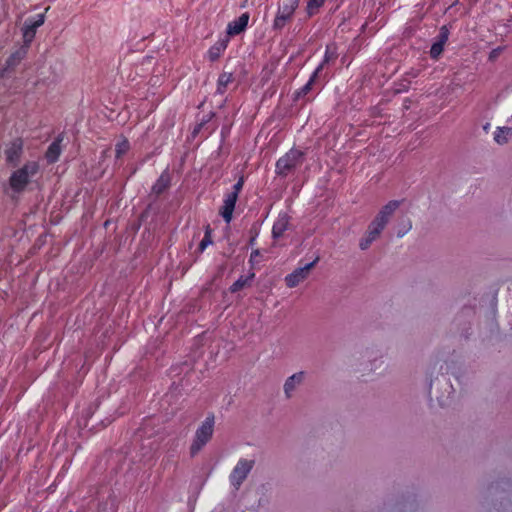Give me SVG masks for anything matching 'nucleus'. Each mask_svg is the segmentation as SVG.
Masks as SVG:
<instances>
[{
  "label": "nucleus",
  "instance_id": "nucleus-1",
  "mask_svg": "<svg viewBox=\"0 0 512 512\" xmlns=\"http://www.w3.org/2000/svg\"><path fill=\"white\" fill-rule=\"evenodd\" d=\"M480 507L483 512H512V483L499 480L481 492Z\"/></svg>",
  "mask_w": 512,
  "mask_h": 512
},
{
  "label": "nucleus",
  "instance_id": "nucleus-33",
  "mask_svg": "<svg viewBox=\"0 0 512 512\" xmlns=\"http://www.w3.org/2000/svg\"><path fill=\"white\" fill-rule=\"evenodd\" d=\"M100 423H101L102 427H106V426H107V425H109L111 422H110V421H108L107 423H105V422L102 420V421H100Z\"/></svg>",
  "mask_w": 512,
  "mask_h": 512
},
{
  "label": "nucleus",
  "instance_id": "nucleus-29",
  "mask_svg": "<svg viewBox=\"0 0 512 512\" xmlns=\"http://www.w3.org/2000/svg\"><path fill=\"white\" fill-rule=\"evenodd\" d=\"M92 418H76V426L83 431L85 428L88 427V422ZM94 420H97L98 418H93Z\"/></svg>",
  "mask_w": 512,
  "mask_h": 512
},
{
  "label": "nucleus",
  "instance_id": "nucleus-20",
  "mask_svg": "<svg viewBox=\"0 0 512 512\" xmlns=\"http://www.w3.org/2000/svg\"><path fill=\"white\" fill-rule=\"evenodd\" d=\"M233 76L231 73H222L218 78V92L223 93L224 89L231 83Z\"/></svg>",
  "mask_w": 512,
  "mask_h": 512
},
{
  "label": "nucleus",
  "instance_id": "nucleus-2",
  "mask_svg": "<svg viewBox=\"0 0 512 512\" xmlns=\"http://www.w3.org/2000/svg\"><path fill=\"white\" fill-rule=\"evenodd\" d=\"M400 202L399 201H390L387 203L377 214L375 219L370 223L366 234H368L372 239L376 240L386 224L388 223L391 215L396 211Z\"/></svg>",
  "mask_w": 512,
  "mask_h": 512
},
{
  "label": "nucleus",
  "instance_id": "nucleus-30",
  "mask_svg": "<svg viewBox=\"0 0 512 512\" xmlns=\"http://www.w3.org/2000/svg\"><path fill=\"white\" fill-rule=\"evenodd\" d=\"M411 228L412 224L410 221L404 223L403 226L397 232L398 237H403Z\"/></svg>",
  "mask_w": 512,
  "mask_h": 512
},
{
  "label": "nucleus",
  "instance_id": "nucleus-6",
  "mask_svg": "<svg viewBox=\"0 0 512 512\" xmlns=\"http://www.w3.org/2000/svg\"><path fill=\"white\" fill-rule=\"evenodd\" d=\"M254 466L253 460L241 459L230 474L231 484L238 489Z\"/></svg>",
  "mask_w": 512,
  "mask_h": 512
},
{
  "label": "nucleus",
  "instance_id": "nucleus-19",
  "mask_svg": "<svg viewBox=\"0 0 512 512\" xmlns=\"http://www.w3.org/2000/svg\"><path fill=\"white\" fill-rule=\"evenodd\" d=\"M323 69V64H319L318 67L315 69L314 73L311 75L309 81L297 92V96L306 95L310 90L312 83L317 78L320 71Z\"/></svg>",
  "mask_w": 512,
  "mask_h": 512
},
{
  "label": "nucleus",
  "instance_id": "nucleus-24",
  "mask_svg": "<svg viewBox=\"0 0 512 512\" xmlns=\"http://www.w3.org/2000/svg\"><path fill=\"white\" fill-rule=\"evenodd\" d=\"M325 0H307V11L310 15H313Z\"/></svg>",
  "mask_w": 512,
  "mask_h": 512
},
{
  "label": "nucleus",
  "instance_id": "nucleus-12",
  "mask_svg": "<svg viewBox=\"0 0 512 512\" xmlns=\"http://www.w3.org/2000/svg\"><path fill=\"white\" fill-rule=\"evenodd\" d=\"M249 17H250L249 14L246 12V13H243L237 19L229 22L227 25L228 36H235V35H239L240 33H242L248 25Z\"/></svg>",
  "mask_w": 512,
  "mask_h": 512
},
{
  "label": "nucleus",
  "instance_id": "nucleus-32",
  "mask_svg": "<svg viewBox=\"0 0 512 512\" xmlns=\"http://www.w3.org/2000/svg\"><path fill=\"white\" fill-rule=\"evenodd\" d=\"M260 255V252L259 250H254L252 253H251V256H250V262L251 263H254L256 261V258H258V256Z\"/></svg>",
  "mask_w": 512,
  "mask_h": 512
},
{
  "label": "nucleus",
  "instance_id": "nucleus-26",
  "mask_svg": "<svg viewBox=\"0 0 512 512\" xmlns=\"http://www.w3.org/2000/svg\"><path fill=\"white\" fill-rule=\"evenodd\" d=\"M336 57V49L333 45L327 46L324 59L320 64H323V67L326 63H328L330 60L334 59Z\"/></svg>",
  "mask_w": 512,
  "mask_h": 512
},
{
  "label": "nucleus",
  "instance_id": "nucleus-13",
  "mask_svg": "<svg viewBox=\"0 0 512 512\" xmlns=\"http://www.w3.org/2000/svg\"><path fill=\"white\" fill-rule=\"evenodd\" d=\"M289 226V216L287 213H280L275 220L272 227V236L277 239L280 238Z\"/></svg>",
  "mask_w": 512,
  "mask_h": 512
},
{
  "label": "nucleus",
  "instance_id": "nucleus-17",
  "mask_svg": "<svg viewBox=\"0 0 512 512\" xmlns=\"http://www.w3.org/2000/svg\"><path fill=\"white\" fill-rule=\"evenodd\" d=\"M512 136V129L508 127L498 128L494 132V140L498 144H504Z\"/></svg>",
  "mask_w": 512,
  "mask_h": 512
},
{
  "label": "nucleus",
  "instance_id": "nucleus-25",
  "mask_svg": "<svg viewBox=\"0 0 512 512\" xmlns=\"http://www.w3.org/2000/svg\"><path fill=\"white\" fill-rule=\"evenodd\" d=\"M129 149V143L127 140H121L116 144V157H121L123 154H125Z\"/></svg>",
  "mask_w": 512,
  "mask_h": 512
},
{
  "label": "nucleus",
  "instance_id": "nucleus-15",
  "mask_svg": "<svg viewBox=\"0 0 512 512\" xmlns=\"http://www.w3.org/2000/svg\"><path fill=\"white\" fill-rule=\"evenodd\" d=\"M22 141L21 140H15L13 141L10 146L6 149V158L7 161L10 163H15L19 160L20 155L22 153Z\"/></svg>",
  "mask_w": 512,
  "mask_h": 512
},
{
  "label": "nucleus",
  "instance_id": "nucleus-14",
  "mask_svg": "<svg viewBox=\"0 0 512 512\" xmlns=\"http://www.w3.org/2000/svg\"><path fill=\"white\" fill-rule=\"evenodd\" d=\"M228 38L221 39L217 41L213 46L210 47V49L207 52V57L210 61L217 60L222 53L226 50L228 45Z\"/></svg>",
  "mask_w": 512,
  "mask_h": 512
},
{
  "label": "nucleus",
  "instance_id": "nucleus-28",
  "mask_svg": "<svg viewBox=\"0 0 512 512\" xmlns=\"http://www.w3.org/2000/svg\"><path fill=\"white\" fill-rule=\"evenodd\" d=\"M374 241L368 234H365L359 242V247L362 250H366Z\"/></svg>",
  "mask_w": 512,
  "mask_h": 512
},
{
  "label": "nucleus",
  "instance_id": "nucleus-16",
  "mask_svg": "<svg viewBox=\"0 0 512 512\" xmlns=\"http://www.w3.org/2000/svg\"><path fill=\"white\" fill-rule=\"evenodd\" d=\"M440 36H441V39L438 42H435L431 46L430 55H431L432 58H438L439 57V55L443 51L444 44L447 41L448 36H447L446 32L442 31Z\"/></svg>",
  "mask_w": 512,
  "mask_h": 512
},
{
  "label": "nucleus",
  "instance_id": "nucleus-22",
  "mask_svg": "<svg viewBox=\"0 0 512 512\" xmlns=\"http://www.w3.org/2000/svg\"><path fill=\"white\" fill-rule=\"evenodd\" d=\"M169 183V179L167 175H161L159 180L156 182V184L153 186V191L155 193H161Z\"/></svg>",
  "mask_w": 512,
  "mask_h": 512
},
{
  "label": "nucleus",
  "instance_id": "nucleus-23",
  "mask_svg": "<svg viewBox=\"0 0 512 512\" xmlns=\"http://www.w3.org/2000/svg\"><path fill=\"white\" fill-rule=\"evenodd\" d=\"M25 51L24 50H18L14 54H12L9 59L7 60V68L16 65L20 60L24 57Z\"/></svg>",
  "mask_w": 512,
  "mask_h": 512
},
{
  "label": "nucleus",
  "instance_id": "nucleus-3",
  "mask_svg": "<svg viewBox=\"0 0 512 512\" xmlns=\"http://www.w3.org/2000/svg\"><path fill=\"white\" fill-rule=\"evenodd\" d=\"M38 164L36 162H29L22 168L16 170L10 177V185L15 191H22L31 179L38 172Z\"/></svg>",
  "mask_w": 512,
  "mask_h": 512
},
{
  "label": "nucleus",
  "instance_id": "nucleus-18",
  "mask_svg": "<svg viewBox=\"0 0 512 512\" xmlns=\"http://www.w3.org/2000/svg\"><path fill=\"white\" fill-rule=\"evenodd\" d=\"M60 141V139H57L49 146L46 152V157L49 162H55L58 159L61 152Z\"/></svg>",
  "mask_w": 512,
  "mask_h": 512
},
{
  "label": "nucleus",
  "instance_id": "nucleus-4",
  "mask_svg": "<svg viewBox=\"0 0 512 512\" xmlns=\"http://www.w3.org/2000/svg\"><path fill=\"white\" fill-rule=\"evenodd\" d=\"M214 418H207L195 432L190 447L191 456H195L211 439L214 431Z\"/></svg>",
  "mask_w": 512,
  "mask_h": 512
},
{
  "label": "nucleus",
  "instance_id": "nucleus-8",
  "mask_svg": "<svg viewBox=\"0 0 512 512\" xmlns=\"http://www.w3.org/2000/svg\"><path fill=\"white\" fill-rule=\"evenodd\" d=\"M299 0H283L282 4L278 8V13L274 20L275 28H282L286 21L293 15L295 9L298 6Z\"/></svg>",
  "mask_w": 512,
  "mask_h": 512
},
{
  "label": "nucleus",
  "instance_id": "nucleus-5",
  "mask_svg": "<svg viewBox=\"0 0 512 512\" xmlns=\"http://www.w3.org/2000/svg\"><path fill=\"white\" fill-rule=\"evenodd\" d=\"M302 161V152L296 149H291L277 161L276 173L281 176H287L294 169L299 167L302 164Z\"/></svg>",
  "mask_w": 512,
  "mask_h": 512
},
{
  "label": "nucleus",
  "instance_id": "nucleus-11",
  "mask_svg": "<svg viewBox=\"0 0 512 512\" xmlns=\"http://www.w3.org/2000/svg\"><path fill=\"white\" fill-rule=\"evenodd\" d=\"M237 199L238 195L233 192H228L224 196L223 205L220 209V215L223 217L227 224L232 220Z\"/></svg>",
  "mask_w": 512,
  "mask_h": 512
},
{
  "label": "nucleus",
  "instance_id": "nucleus-31",
  "mask_svg": "<svg viewBox=\"0 0 512 512\" xmlns=\"http://www.w3.org/2000/svg\"><path fill=\"white\" fill-rule=\"evenodd\" d=\"M244 180L243 178H240L237 183L233 186V190L231 192L236 193L239 195L240 191L243 188Z\"/></svg>",
  "mask_w": 512,
  "mask_h": 512
},
{
  "label": "nucleus",
  "instance_id": "nucleus-21",
  "mask_svg": "<svg viewBox=\"0 0 512 512\" xmlns=\"http://www.w3.org/2000/svg\"><path fill=\"white\" fill-rule=\"evenodd\" d=\"M254 277V274H251L249 277L241 276L237 281H235L230 287L231 292H237L241 290L247 283Z\"/></svg>",
  "mask_w": 512,
  "mask_h": 512
},
{
  "label": "nucleus",
  "instance_id": "nucleus-9",
  "mask_svg": "<svg viewBox=\"0 0 512 512\" xmlns=\"http://www.w3.org/2000/svg\"><path fill=\"white\" fill-rule=\"evenodd\" d=\"M45 21V13L37 14L25 20L23 26V39L25 43H30L36 33L37 28L42 26Z\"/></svg>",
  "mask_w": 512,
  "mask_h": 512
},
{
  "label": "nucleus",
  "instance_id": "nucleus-7",
  "mask_svg": "<svg viewBox=\"0 0 512 512\" xmlns=\"http://www.w3.org/2000/svg\"><path fill=\"white\" fill-rule=\"evenodd\" d=\"M317 260L318 259H315L314 261L307 263L302 267H298L293 272L286 275L285 283L287 287L294 288L298 286L300 283H302L304 280H306L310 274L311 269L316 264Z\"/></svg>",
  "mask_w": 512,
  "mask_h": 512
},
{
  "label": "nucleus",
  "instance_id": "nucleus-27",
  "mask_svg": "<svg viewBox=\"0 0 512 512\" xmlns=\"http://www.w3.org/2000/svg\"><path fill=\"white\" fill-rule=\"evenodd\" d=\"M212 244V240H211V231L209 228H207L206 232H205V235H204V238L201 240L200 244H199V249L200 251H204L209 245Z\"/></svg>",
  "mask_w": 512,
  "mask_h": 512
},
{
  "label": "nucleus",
  "instance_id": "nucleus-10",
  "mask_svg": "<svg viewBox=\"0 0 512 512\" xmlns=\"http://www.w3.org/2000/svg\"><path fill=\"white\" fill-rule=\"evenodd\" d=\"M305 379L306 372L304 371H299L289 376L283 384L285 398H292L297 389L304 383Z\"/></svg>",
  "mask_w": 512,
  "mask_h": 512
}]
</instances>
